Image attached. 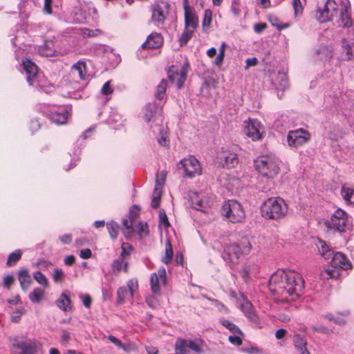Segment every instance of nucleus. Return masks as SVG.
<instances>
[{"label": "nucleus", "instance_id": "1", "mask_svg": "<svg viewBox=\"0 0 354 354\" xmlns=\"http://www.w3.org/2000/svg\"><path fill=\"white\" fill-rule=\"evenodd\" d=\"M268 288L279 301H294L301 295L304 281L299 274L293 271L277 270L271 275Z\"/></svg>", "mask_w": 354, "mask_h": 354}, {"label": "nucleus", "instance_id": "2", "mask_svg": "<svg viewBox=\"0 0 354 354\" xmlns=\"http://www.w3.org/2000/svg\"><path fill=\"white\" fill-rule=\"evenodd\" d=\"M288 209V205L282 198L272 197L261 205V214L266 219L279 220L285 217Z\"/></svg>", "mask_w": 354, "mask_h": 354}, {"label": "nucleus", "instance_id": "3", "mask_svg": "<svg viewBox=\"0 0 354 354\" xmlns=\"http://www.w3.org/2000/svg\"><path fill=\"white\" fill-rule=\"evenodd\" d=\"M254 167L262 176L273 178L279 172L280 160L272 154L262 155L254 160Z\"/></svg>", "mask_w": 354, "mask_h": 354}, {"label": "nucleus", "instance_id": "4", "mask_svg": "<svg viewBox=\"0 0 354 354\" xmlns=\"http://www.w3.org/2000/svg\"><path fill=\"white\" fill-rule=\"evenodd\" d=\"M251 250V243L248 239L243 238L239 244L230 243L226 245L223 253V258L227 262L236 263L242 255L248 254Z\"/></svg>", "mask_w": 354, "mask_h": 354}, {"label": "nucleus", "instance_id": "5", "mask_svg": "<svg viewBox=\"0 0 354 354\" xmlns=\"http://www.w3.org/2000/svg\"><path fill=\"white\" fill-rule=\"evenodd\" d=\"M42 344L36 339L15 337L12 339V347L19 350L18 354H37Z\"/></svg>", "mask_w": 354, "mask_h": 354}, {"label": "nucleus", "instance_id": "6", "mask_svg": "<svg viewBox=\"0 0 354 354\" xmlns=\"http://www.w3.org/2000/svg\"><path fill=\"white\" fill-rule=\"evenodd\" d=\"M337 5L333 0H319L316 19L320 23L329 21L337 14Z\"/></svg>", "mask_w": 354, "mask_h": 354}, {"label": "nucleus", "instance_id": "7", "mask_svg": "<svg viewBox=\"0 0 354 354\" xmlns=\"http://www.w3.org/2000/svg\"><path fill=\"white\" fill-rule=\"evenodd\" d=\"M221 213L232 223L241 222L245 218V212L241 205L234 200L225 202L221 208Z\"/></svg>", "mask_w": 354, "mask_h": 354}, {"label": "nucleus", "instance_id": "8", "mask_svg": "<svg viewBox=\"0 0 354 354\" xmlns=\"http://www.w3.org/2000/svg\"><path fill=\"white\" fill-rule=\"evenodd\" d=\"M348 222L347 213L339 208L331 215L330 219L324 221V225L328 230H333L335 232H344Z\"/></svg>", "mask_w": 354, "mask_h": 354}, {"label": "nucleus", "instance_id": "9", "mask_svg": "<svg viewBox=\"0 0 354 354\" xmlns=\"http://www.w3.org/2000/svg\"><path fill=\"white\" fill-rule=\"evenodd\" d=\"M23 68L26 73V80L30 86L35 87H43L45 84L43 82L42 74L38 73L37 66L29 59L22 61Z\"/></svg>", "mask_w": 354, "mask_h": 354}, {"label": "nucleus", "instance_id": "10", "mask_svg": "<svg viewBox=\"0 0 354 354\" xmlns=\"http://www.w3.org/2000/svg\"><path fill=\"white\" fill-rule=\"evenodd\" d=\"M169 4L164 1H156L151 6V21L157 24H163L168 10Z\"/></svg>", "mask_w": 354, "mask_h": 354}, {"label": "nucleus", "instance_id": "11", "mask_svg": "<svg viewBox=\"0 0 354 354\" xmlns=\"http://www.w3.org/2000/svg\"><path fill=\"white\" fill-rule=\"evenodd\" d=\"M244 132L253 141L260 140L264 135V128L257 119H249L245 121Z\"/></svg>", "mask_w": 354, "mask_h": 354}, {"label": "nucleus", "instance_id": "12", "mask_svg": "<svg viewBox=\"0 0 354 354\" xmlns=\"http://www.w3.org/2000/svg\"><path fill=\"white\" fill-rule=\"evenodd\" d=\"M179 165H181L179 168L183 170L187 177L194 178L201 174L200 163L198 160L192 156L181 160Z\"/></svg>", "mask_w": 354, "mask_h": 354}, {"label": "nucleus", "instance_id": "13", "mask_svg": "<svg viewBox=\"0 0 354 354\" xmlns=\"http://www.w3.org/2000/svg\"><path fill=\"white\" fill-rule=\"evenodd\" d=\"M310 139V134L303 129L290 131L287 136L288 145L297 148L307 143Z\"/></svg>", "mask_w": 354, "mask_h": 354}, {"label": "nucleus", "instance_id": "14", "mask_svg": "<svg viewBox=\"0 0 354 354\" xmlns=\"http://www.w3.org/2000/svg\"><path fill=\"white\" fill-rule=\"evenodd\" d=\"M219 164L224 168L232 169L236 167L239 159L236 153V147L222 150L218 157Z\"/></svg>", "mask_w": 354, "mask_h": 354}, {"label": "nucleus", "instance_id": "15", "mask_svg": "<svg viewBox=\"0 0 354 354\" xmlns=\"http://www.w3.org/2000/svg\"><path fill=\"white\" fill-rule=\"evenodd\" d=\"M166 283V270L164 267L158 269V273H153L150 278V286L151 292L155 294H159L160 285H165Z\"/></svg>", "mask_w": 354, "mask_h": 354}, {"label": "nucleus", "instance_id": "16", "mask_svg": "<svg viewBox=\"0 0 354 354\" xmlns=\"http://www.w3.org/2000/svg\"><path fill=\"white\" fill-rule=\"evenodd\" d=\"M188 68V62H185L182 66L180 73L173 69H169L167 73L168 78L171 83L177 80V88L178 89L181 88L184 84L187 78Z\"/></svg>", "mask_w": 354, "mask_h": 354}, {"label": "nucleus", "instance_id": "17", "mask_svg": "<svg viewBox=\"0 0 354 354\" xmlns=\"http://www.w3.org/2000/svg\"><path fill=\"white\" fill-rule=\"evenodd\" d=\"M331 267L337 270H348L352 268V264L348 258L342 252H337L332 257L330 261Z\"/></svg>", "mask_w": 354, "mask_h": 354}, {"label": "nucleus", "instance_id": "18", "mask_svg": "<svg viewBox=\"0 0 354 354\" xmlns=\"http://www.w3.org/2000/svg\"><path fill=\"white\" fill-rule=\"evenodd\" d=\"M163 44V37L160 33L152 32L145 43L142 44L143 49H155L161 47Z\"/></svg>", "mask_w": 354, "mask_h": 354}, {"label": "nucleus", "instance_id": "19", "mask_svg": "<svg viewBox=\"0 0 354 354\" xmlns=\"http://www.w3.org/2000/svg\"><path fill=\"white\" fill-rule=\"evenodd\" d=\"M68 115V109L65 106H60L57 110L51 111L49 118L55 124H63L66 122Z\"/></svg>", "mask_w": 354, "mask_h": 354}, {"label": "nucleus", "instance_id": "20", "mask_svg": "<svg viewBox=\"0 0 354 354\" xmlns=\"http://www.w3.org/2000/svg\"><path fill=\"white\" fill-rule=\"evenodd\" d=\"M241 310L250 321L254 323L258 322V317L256 314V310L249 300L245 298L243 299V302L241 304Z\"/></svg>", "mask_w": 354, "mask_h": 354}, {"label": "nucleus", "instance_id": "21", "mask_svg": "<svg viewBox=\"0 0 354 354\" xmlns=\"http://www.w3.org/2000/svg\"><path fill=\"white\" fill-rule=\"evenodd\" d=\"M71 75L73 77H79L82 80H86V66L83 61H78L71 68Z\"/></svg>", "mask_w": 354, "mask_h": 354}, {"label": "nucleus", "instance_id": "22", "mask_svg": "<svg viewBox=\"0 0 354 354\" xmlns=\"http://www.w3.org/2000/svg\"><path fill=\"white\" fill-rule=\"evenodd\" d=\"M57 307L64 312L70 311L72 309L71 300L69 297V292H63L59 299L56 301Z\"/></svg>", "mask_w": 354, "mask_h": 354}, {"label": "nucleus", "instance_id": "23", "mask_svg": "<svg viewBox=\"0 0 354 354\" xmlns=\"http://www.w3.org/2000/svg\"><path fill=\"white\" fill-rule=\"evenodd\" d=\"M18 280L22 290L26 291L30 286L32 279L26 269H21L18 272Z\"/></svg>", "mask_w": 354, "mask_h": 354}, {"label": "nucleus", "instance_id": "24", "mask_svg": "<svg viewBox=\"0 0 354 354\" xmlns=\"http://www.w3.org/2000/svg\"><path fill=\"white\" fill-rule=\"evenodd\" d=\"M136 218V214H135L133 210L131 209L129 212V218H124L122 220V225L124 227L122 229V232L127 239H129L133 232V224Z\"/></svg>", "mask_w": 354, "mask_h": 354}, {"label": "nucleus", "instance_id": "25", "mask_svg": "<svg viewBox=\"0 0 354 354\" xmlns=\"http://www.w3.org/2000/svg\"><path fill=\"white\" fill-rule=\"evenodd\" d=\"M198 24V19L194 10L185 12V28L195 30Z\"/></svg>", "mask_w": 354, "mask_h": 354}, {"label": "nucleus", "instance_id": "26", "mask_svg": "<svg viewBox=\"0 0 354 354\" xmlns=\"http://www.w3.org/2000/svg\"><path fill=\"white\" fill-rule=\"evenodd\" d=\"M190 205L192 208L198 210V211H205V206L204 205V202L199 197L197 192H192L189 194Z\"/></svg>", "mask_w": 354, "mask_h": 354}, {"label": "nucleus", "instance_id": "27", "mask_svg": "<svg viewBox=\"0 0 354 354\" xmlns=\"http://www.w3.org/2000/svg\"><path fill=\"white\" fill-rule=\"evenodd\" d=\"M350 8V4H348L342 6L340 9V19L344 27L349 28L353 25L352 19L348 12Z\"/></svg>", "mask_w": 354, "mask_h": 354}, {"label": "nucleus", "instance_id": "28", "mask_svg": "<svg viewBox=\"0 0 354 354\" xmlns=\"http://www.w3.org/2000/svg\"><path fill=\"white\" fill-rule=\"evenodd\" d=\"M175 354H189V339L178 338L174 346Z\"/></svg>", "mask_w": 354, "mask_h": 354}, {"label": "nucleus", "instance_id": "29", "mask_svg": "<svg viewBox=\"0 0 354 354\" xmlns=\"http://www.w3.org/2000/svg\"><path fill=\"white\" fill-rule=\"evenodd\" d=\"M317 248L319 254L325 259H329L334 254L333 250L324 241L319 240Z\"/></svg>", "mask_w": 354, "mask_h": 354}, {"label": "nucleus", "instance_id": "30", "mask_svg": "<svg viewBox=\"0 0 354 354\" xmlns=\"http://www.w3.org/2000/svg\"><path fill=\"white\" fill-rule=\"evenodd\" d=\"M343 53L342 55V59L350 60L354 57V41L348 42L346 39L343 40Z\"/></svg>", "mask_w": 354, "mask_h": 354}, {"label": "nucleus", "instance_id": "31", "mask_svg": "<svg viewBox=\"0 0 354 354\" xmlns=\"http://www.w3.org/2000/svg\"><path fill=\"white\" fill-rule=\"evenodd\" d=\"M339 276V270L335 268H324L319 273L322 279L337 278Z\"/></svg>", "mask_w": 354, "mask_h": 354}, {"label": "nucleus", "instance_id": "32", "mask_svg": "<svg viewBox=\"0 0 354 354\" xmlns=\"http://www.w3.org/2000/svg\"><path fill=\"white\" fill-rule=\"evenodd\" d=\"M274 85L278 89L285 90L288 85L286 75L283 73H279L274 80Z\"/></svg>", "mask_w": 354, "mask_h": 354}, {"label": "nucleus", "instance_id": "33", "mask_svg": "<svg viewBox=\"0 0 354 354\" xmlns=\"http://www.w3.org/2000/svg\"><path fill=\"white\" fill-rule=\"evenodd\" d=\"M341 195L347 204H354V189L342 186Z\"/></svg>", "mask_w": 354, "mask_h": 354}, {"label": "nucleus", "instance_id": "34", "mask_svg": "<svg viewBox=\"0 0 354 354\" xmlns=\"http://www.w3.org/2000/svg\"><path fill=\"white\" fill-rule=\"evenodd\" d=\"M257 270V266L254 264L245 265L241 270V275L245 282H248L250 279V274H253Z\"/></svg>", "mask_w": 354, "mask_h": 354}, {"label": "nucleus", "instance_id": "35", "mask_svg": "<svg viewBox=\"0 0 354 354\" xmlns=\"http://www.w3.org/2000/svg\"><path fill=\"white\" fill-rule=\"evenodd\" d=\"M167 88V81L162 79L158 85L156 86L155 97L156 99L161 100L165 97V93Z\"/></svg>", "mask_w": 354, "mask_h": 354}, {"label": "nucleus", "instance_id": "36", "mask_svg": "<svg viewBox=\"0 0 354 354\" xmlns=\"http://www.w3.org/2000/svg\"><path fill=\"white\" fill-rule=\"evenodd\" d=\"M316 53L319 56L321 60L326 61L333 57V52L330 47L322 46L316 50Z\"/></svg>", "mask_w": 354, "mask_h": 354}, {"label": "nucleus", "instance_id": "37", "mask_svg": "<svg viewBox=\"0 0 354 354\" xmlns=\"http://www.w3.org/2000/svg\"><path fill=\"white\" fill-rule=\"evenodd\" d=\"M220 323L234 335H239L243 336V332L233 322L226 319H221Z\"/></svg>", "mask_w": 354, "mask_h": 354}, {"label": "nucleus", "instance_id": "38", "mask_svg": "<svg viewBox=\"0 0 354 354\" xmlns=\"http://www.w3.org/2000/svg\"><path fill=\"white\" fill-rule=\"evenodd\" d=\"M44 295V290L40 288H36L29 294V299L32 303H39Z\"/></svg>", "mask_w": 354, "mask_h": 354}, {"label": "nucleus", "instance_id": "39", "mask_svg": "<svg viewBox=\"0 0 354 354\" xmlns=\"http://www.w3.org/2000/svg\"><path fill=\"white\" fill-rule=\"evenodd\" d=\"M53 46V42H46L45 44L39 48L40 54L46 57H51L56 55V51L52 48Z\"/></svg>", "mask_w": 354, "mask_h": 354}, {"label": "nucleus", "instance_id": "40", "mask_svg": "<svg viewBox=\"0 0 354 354\" xmlns=\"http://www.w3.org/2000/svg\"><path fill=\"white\" fill-rule=\"evenodd\" d=\"M22 252L20 250H17L10 253L8 257L6 265L10 267L15 265L21 258Z\"/></svg>", "mask_w": 354, "mask_h": 354}, {"label": "nucleus", "instance_id": "41", "mask_svg": "<svg viewBox=\"0 0 354 354\" xmlns=\"http://www.w3.org/2000/svg\"><path fill=\"white\" fill-rule=\"evenodd\" d=\"M124 258H122L121 257H120V258H118V259H115L113 263H112V269L113 270V272H120L121 270H122V266H123V269L125 272L127 271V269H128V263L127 262H124Z\"/></svg>", "mask_w": 354, "mask_h": 354}, {"label": "nucleus", "instance_id": "42", "mask_svg": "<svg viewBox=\"0 0 354 354\" xmlns=\"http://www.w3.org/2000/svg\"><path fill=\"white\" fill-rule=\"evenodd\" d=\"M293 343L297 351L307 346V341L304 336L296 334L293 336Z\"/></svg>", "mask_w": 354, "mask_h": 354}, {"label": "nucleus", "instance_id": "43", "mask_svg": "<svg viewBox=\"0 0 354 354\" xmlns=\"http://www.w3.org/2000/svg\"><path fill=\"white\" fill-rule=\"evenodd\" d=\"M189 349L192 350L195 354L203 353L202 341L201 339H189Z\"/></svg>", "mask_w": 354, "mask_h": 354}, {"label": "nucleus", "instance_id": "44", "mask_svg": "<svg viewBox=\"0 0 354 354\" xmlns=\"http://www.w3.org/2000/svg\"><path fill=\"white\" fill-rule=\"evenodd\" d=\"M106 227L111 238L112 239H115L119 231L118 224L116 222L111 221L107 223Z\"/></svg>", "mask_w": 354, "mask_h": 354}, {"label": "nucleus", "instance_id": "45", "mask_svg": "<svg viewBox=\"0 0 354 354\" xmlns=\"http://www.w3.org/2000/svg\"><path fill=\"white\" fill-rule=\"evenodd\" d=\"M194 32V30H193L185 28V30H183V32L179 39V42H180V46H185L187 44L188 41L192 38Z\"/></svg>", "mask_w": 354, "mask_h": 354}, {"label": "nucleus", "instance_id": "46", "mask_svg": "<svg viewBox=\"0 0 354 354\" xmlns=\"http://www.w3.org/2000/svg\"><path fill=\"white\" fill-rule=\"evenodd\" d=\"M173 257V249L172 245L169 241H167L166 243L165 247V257L162 259V262L165 264H168L171 262Z\"/></svg>", "mask_w": 354, "mask_h": 354}, {"label": "nucleus", "instance_id": "47", "mask_svg": "<svg viewBox=\"0 0 354 354\" xmlns=\"http://www.w3.org/2000/svg\"><path fill=\"white\" fill-rule=\"evenodd\" d=\"M129 295L127 288L124 286L120 287L117 291V301L118 304H124L127 297Z\"/></svg>", "mask_w": 354, "mask_h": 354}, {"label": "nucleus", "instance_id": "48", "mask_svg": "<svg viewBox=\"0 0 354 354\" xmlns=\"http://www.w3.org/2000/svg\"><path fill=\"white\" fill-rule=\"evenodd\" d=\"M138 282L137 279H129L127 281V290L129 292V295L131 298L133 297L134 292L138 290Z\"/></svg>", "mask_w": 354, "mask_h": 354}, {"label": "nucleus", "instance_id": "49", "mask_svg": "<svg viewBox=\"0 0 354 354\" xmlns=\"http://www.w3.org/2000/svg\"><path fill=\"white\" fill-rule=\"evenodd\" d=\"M52 277L55 283H60L65 279L66 274L62 269L57 268L53 271Z\"/></svg>", "mask_w": 354, "mask_h": 354}, {"label": "nucleus", "instance_id": "50", "mask_svg": "<svg viewBox=\"0 0 354 354\" xmlns=\"http://www.w3.org/2000/svg\"><path fill=\"white\" fill-rule=\"evenodd\" d=\"M34 279L42 286H48V280L46 276L40 271H37L33 274Z\"/></svg>", "mask_w": 354, "mask_h": 354}, {"label": "nucleus", "instance_id": "51", "mask_svg": "<svg viewBox=\"0 0 354 354\" xmlns=\"http://www.w3.org/2000/svg\"><path fill=\"white\" fill-rule=\"evenodd\" d=\"M156 107L155 104H149L145 106V120L146 122H149L153 117V109Z\"/></svg>", "mask_w": 354, "mask_h": 354}, {"label": "nucleus", "instance_id": "52", "mask_svg": "<svg viewBox=\"0 0 354 354\" xmlns=\"http://www.w3.org/2000/svg\"><path fill=\"white\" fill-rule=\"evenodd\" d=\"M155 195L153 196L151 206L153 208H157L159 206L161 197V192L158 190L157 186L154 189Z\"/></svg>", "mask_w": 354, "mask_h": 354}, {"label": "nucleus", "instance_id": "53", "mask_svg": "<svg viewBox=\"0 0 354 354\" xmlns=\"http://www.w3.org/2000/svg\"><path fill=\"white\" fill-rule=\"evenodd\" d=\"M149 226L147 223H140L138 225V234L140 239L147 236L149 234Z\"/></svg>", "mask_w": 354, "mask_h": 354}, {"label": "nucleus", "instance_id": "54", "mask_svg": "<svg viewBox=\"0 0 354 354\" xmlns=\"http://www.w3.org/2000/svg\"><path fill=\"white\" fill-rule=\"evenodd\" d=\"M225 43L223 42L221 45V47L219 49V53L214 60V63L216 66H220L223 61L224 56H225Z\"/></svg>", "mask_w": 354, "mask_h": 354}, {"label": "nucleus", "instance_id": "55", "mask_svg": "<svg viewBox=\"0 0 354 354\" xmlns=\"http://www.w3.org/2000/svg\"><path fill=\"white\" fill-rule=\"evenodd\" d=\"M212 12L209 9L205 10L204 17L203 20V26L209 27L212 21Z\"/></svg>", "mask_w": 354, "mask_h": 354}, {"label": "nucleus", "instance_id": "56", "mask_svg": "<svg viewBox=\"0 0 354 354\" xmlns=\"http://www.w3.org/2000/svg\"><path fill=\"white\" fill-rule=\"evenodd\" d=\"M101 33V30L99 29L91 30L88 28H84L82 30V34L84 37H97L100 35Z\"/></svg>", "mask_w": 354, "mask_h": 354}, {"label": "nucleus", "instance_id": "57", "mask_svg": "<svg viewBox=\"0 0 354 354\" xmlns=\"http://www.w3.org/2000/svg\"><path fill=\"white\" fill-rule=\"evenodd\" d=\"M160 138H158V142L160 145L163 147H167L169 144V140L168 139V136L166 132H163L162 131H160Z\"/></svg>", "mask_w": 354, "mask_h": 354}, {"label": "nucleus", "instance_id": "58", "mask_svg": "<svg viewBox=\"0 0 354 354\" xmlns=\"http://www.w3.org/2000/svg\"><path fill=\"white\" fill-rule=\"evenodd\" d=\"M133 248L129 243H123L122 245V252L120 254V257L122 258H125L130 254Z\"/></svg>", "mask_w": 354, "mask_h": 354}, {"label": "nucleus", "instance_id": "59", "mask_svg": "<svg viewBox=\"0 0 354 354\" xmlns=\"http://www.w3.org/2000/svg\"><path fill=\"white\" fill-rule=\"evenodd\" d=\"M241 337L242 336L239 335H230L228 340L234 345L241 346L243 343Z\"/></svg>", "mask_w": 354, "mask_h": 354}, {"label": "nucleus", "instance_id": "60", "mask_svg": "<svg viewBox=\"0 0 354 354\" xmlns=\"http://www.w3.org/2000/svg\"><path fill=\"white\" fill-rule=\"evenodd\" d=\"M113 90L111 86V82H106L102 87L101 92L103 95H108L113 93Z\"/></svg>", "mask_w": 354, "mask_h": 354}, {"label": "nucleus", "instance_id": "61", "mask_svg": "<svg viewBox=\"0 0 354 354\" xmlns=\"http://www.w3.org/2000/svg\"><path fill=\"white\" fill-rule=\"evenodd\" d=\"M160 222L162 223L165 227L169 226V222L165 212L163 209H160L159 212Z\"/></svg>", "mask_w": 354, "mask_h": 354}, {"label": "nucleus", "instance_id": "62", "mask_svg": "<svg viewBox=\"0 0 354 354\" xmlns=\"http://www.w3.org/2000/svg\"><path fill=\"white\" fill-rule=\"evenodd\" d=\"M15 279L12 275H7L3 278V285L4 288L10 289L11 285L14 283Z\"/></svg>", "mask_w": 354, "mask_h": 354}, {"label": "nucleus", "instance_id": "63", "mask_svg": "<svg viewBox=\"0 0 354 354\" xmlns=\"http://www.w3.org/2000/svg\"><path fill=\"white\" fill-rule=\"evenodd\" d=\"M80 297L82 299V303L86 308H88L91 307L92 299L88 295H81Z\"/></svg>", "mask_w": 354, "mask_h": 354}, {"label": "nucleus", "instance_id": "64", "mask_svg": "<svg viewBox=\"0 0 354 354\" xmlns=\"http://www.w3.org/2000/svg\"><path fill=\"white\" fill-rule=\"evenodd\" d=\"M292 5L295 9V12L296 15L301 12L302 11V6L300 0H293Z\"/></svg>", "mask_w": 354, "mask_h": 354}]
</instances>
